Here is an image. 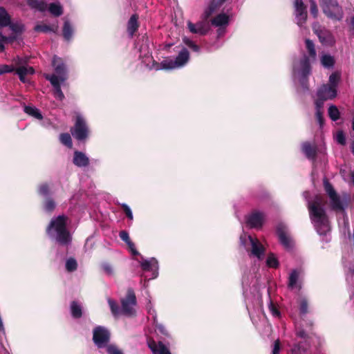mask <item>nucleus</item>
<instances>
[{"mask_svg":"<svg viewBox=\"0 0 354 354\" xmlns=\"http://www.w3.org/2000/svg\"><path fill=\"white\" fill-rule=\"evenodd\" d=\"M136 48H138L140 52V58L142 59V63L149 68L154 69L156 71L161 69L172 70L184 66L189 59V53L188 50L183 48L176 56L175 59H167L161 62L160 64L155 62L149 45L148 39L142 36V43L136 44Z\"/></svg>","mask_w":354,"mask_h":354,"instance_id":"obj_1","label":"nucleus"},{"mask_svg":"<svg viewBox=\"0 0 354 354\" xmlns=\"http://www.w3.org/2000/svg\"><path fill=\"white\" fill-rule=\"evenodd\" d=\"M324 206V200L320 195L315 196L313 201H308L310 220L320 235L326 234L330 230L329 222Z\"/></svg>","mask_w":354,"mask_h":354,"instance_id":"obj_2","label":"nucleus"},{"mask_svg":"<svg viewBox=\"0 0 354 354\" xmlns=\"http://www.w3.org/2000/svg\"><path fill=\"white\" fill-rule=\"evenodd\" d=\"M306 49L308 57L304 55L302 58L295 62L293 64L294 75L297 76L304 88L308 89L306 77L310 74L311 66L310 61L314 62L316 59L317 53L314 43L306 39L305 41Z\"/></svg>","mask_w":354,"mask_h":354,"instance_id":"obj_3","label":"nucleus"},{"mask_svg":"<svg viewBox=\"0 0 354 354\" xmlns=\"http://www.w3.org/2000/svg\"><path fill=\"white\" fill-rule=\"evenodd\" d=\"M68 218L64 215L58 216L51 220L46 232L49 237L63 245H68L71 236L66 227Z\"/></svg>","mask_w":354,"mask_h":354,"instance_id":"obj_4","label":"nucleus"},{"mask_svg":"<svg viewBox=\"0 0 354 354\" xmlns=\"http://www.w3.org/2000/svg\"><path fill=\"white\" fill-rule=\"evenodd\" d=\"M241 243L250 252V256L261 260L265 255V248L256 238L250 235L243 234L240 237Z\"/></svg>","mask_w":354,"mask_h":354,"instance_id":"obj_5","label":"nucleus"},{"mask_svg":"<svg viewBox=\"0 0 354 354\" xmlns=\"http://www.w3.org/2000/svg\"><path fill=\"white\" fill-rule=\"evenodd\" d=\"M324 14L330 20L341 21L344 17L342 6L337 0H319Z\"/></svg>","mask_w":354,"mask_h":354,"instance_id":"obj_6","label":"nucleus"},{"mask_svg":"<svg viewBox=\"0 0 354 354\" xmlns=\"http://www.w3.org/2000/svg\"><path fill=\"white\" fill-rule=\"evenodd\" d=\"M324 185L325 191L330 198L331 208L334 210L344 211L347 205L346 199H342L332 185L326 179L324 180Z\"/></svg>","mask_w":354,"mask_h":354,"instance_id":"obj_7","label":"nucleus"},{"mask_svg":"<svg viewBox=\"0 0 354 354\" xmlns=\"http://www.w3.org/2000/svg\"><path fill=\"white\" fill-rule=\"evenodd\" d=\"M227 24H188V28L192 33L206 35L210 30L212 26L217 28L218 35L221 36L225 31Z\"/></svg>","mask_w":354,"mask_h":354,"instance_id":"obj_8","label":"nucleus"},{"mask_svg":"<svg viewBox=\"0 0 354 354\" xmlns=\"http://www.w3.org/2000/svg\"><path fill=\"white\" fill-rule=\"evenodd\" d=\"M71 132L73 136L77 140H83L88 137V126L83 116L79 113H76L75 123Z\"/></svg>","mask_w":354,"mask_h":354,"instance_id":"obj_9","label":"nucleus"},{"mask_svg":"<svg viewBox=\"0 0 354 354\" xmlns=\"http://www.w3.org/2000/svg\"><path fill=\"white\" fill-rule=\"evenodd\" d=\"M27 62L28 59L26 57H17L13 59V63L16 67V73L24 83L27 81L26 75H32L35 73L34 68L27 65Z\"/></svg>","mask_w":354,"mask_h":354,"instance_id":"obj_10","label":"nucleus"},{"mask_svg":"<svg viewBox=\"0 0 354 354\" xmlns=\"http://www.w3.org/2000/svg\"><path fill=\"white\" fill-rule=\"evenodd\" d=\"M121 313L127 316L135 313L134 307L136 305V297L132 289H129L126 297L121 300Z\"/></svg>","mask_w":354,"mask_h":354,"instance_id":"obj_11","label":"nucleus"},{"mask_svg":"<svg viewBox=\"0 0 354 354\" xmlns=\"http://www.w3.org/2000/svg\"><path fill=\"white\" fill-rule=\"evenodd\" d=\"M15 30L16 31H0V53L3 52L5 49V44L10 43L15 39H18L23 30L22 24L21 25L15 26Z\"/></svg>","mask_w":354,"mask_h":354,"instance_id":"obj_12","label":"nucleus"},{"mask_svg":"<svg viewBox=\"0 0 354 354\" xmlns=\"http://www.w3.org/2000/svg\"><path fill=\"white\" fill-rule=\"evenodd\" d=\"M109 332L103 326H97L93 330V339L98 348L106 347L109 342Z\"/></svg>","mask_w":354,"mask_h":354,"instance_id":"obj_13","label":"nucleus"},{"mask_svg":"<svg viewBox=\"0 0 354 354\" xmlns=\"http://www.w3.org/2000/svg\"><path fill=\"white\" fill-rule=\"evenodd\" d=\"M52 65L55 70V74L58 77L61 82H65L67 80V68L62 58L54 56L52 60Z\"/></svg>","mask_w":354,"mask_h":354,"instance_id":"obj_14","label":"nucleus"},{"mask_svg":"<svg viewBox=\"0 0 354 354\" xmlns=\"http://www.w3.org/2000/svg\"><path fill=\"white\" fill-rule=\"evenodd\" d=\"M277 232L280 243L286 248L291 249L293 246V241L289 235L287 227L283 224H279L277 228Z\"/></svg>","mask_w":354,"mask_h":354,"instance_id":"obj_15","label":"nucleus"},{"mask_svg":"<svg viewBox=\"0 0 354 354\" xmlns=\"http://www.w3.org/2000/svg\"><path fill=\"white\" fill-rule=\"evenodd\" d=\"M140 266L144 271L152 272L151 279L157 277L158 274V262L155 258L143 260L140 262Z\"/></svg>","mask_w":354,"mask_h":354,"instance_id":"obj_16","label":"nucleus"},{"mask_svg":"<svg viewBox=\"0 0 354 354\" xmlns=\"http://www.w3.org/2000/svg\"><path fill=\"white\" fill-rule=\"evenodd\" d=\"M45 77L46 80H49L53 85L55 97L59 100H62L64 98V95L61 89V84L64 82L59 81L56 75L46 74Z\"/></svg>","mask_w":354,"mask_h":354,"instance_id":"obj_17","label":"nucleus"},{"mask_svg":"<svg viewBox=\"0 0 354 354\" xmlns=\"http://www.w3.org/2000/svg\"><path fill=\"white\" fill-rule=\"evenodd\" d=\"M337 89L328 84H323L317 91V97L324 100H332L337 95Z\"/></svg>","mask_w":354,"mask_h":354,"instance_id":"obj_18","label":"nucleus"},{"mask_svg":"<svg viewBox=\"0 0 354 354\" xmlns=\"http://www.w3.org/2000/svg\"><path fill=\"white\" fill-rule=\"evenodd\" d=\"M264 221V215L259 212H254L247 218V223L250 227H261Z\"/></svg>","mask_w":354,"mask_h":354,"instance_id":"obj_19","label":"nucleus"},{"mask_svg":"<svg viewBox=\"0 0 354 354\" xmlns=\"http://www.w3.org/2000/svg\"><path fill=\"white\" fill-rule=\"evenodd\" d=\"M313 30L322 43L328 44L331 41V33L328 30L324 28H322L321 26H319V24H315V26H313Z\"/></svg>","mask_w":354,"mask_h":354,"instance_id":"obj_20","label":"nucleus"},{"mask_svg":"<svg viewBox=\"0 0 354 354\" xmlns=\"http://www.w3.org/2000/svg\"><path fill=\"white\" fill-rule=\"evenodd\" d=\"M301 272L300 270H293L289 275L288 287L291 289L297 288L299 290L301 288Z\"/></svg>","mask_w":354,"mask_h":354,"instance_id":"obj_21","label":"nucleus"},{"mask_svg":"<svg viewBox=\"0 0 354 354\" xmlns=\"http://www.w3.org/2000/svg\"><path fill=\"white\" fill-rule=\"evenodd\" d=\"M319 60L322 66L327 69L333 68L335 64L334 56L325 52L321 53L319 55Z\"/></svg>","mask_w":354,"mask_h":354,"instance_id":"obj_22","label":"nucleus"},{"mask_svg":"<svg viewBox=\"0 0 354 354\" xmlns=\"http://www.w3.org/2000/svg\"><path fill=\"white\" fill-rule=\"evenodd\" d=\"M73 163L77 167H86L89 164V159L86 155L81 151H75L73 156Z\"/></svg>","mask_w":354,"mask_h":354,"instance_id":"obj_23","label":"nucleus"},{"mask_svg":"<svg viewBox=\"0 0 354 354\" xmlns=\"http://www.w3.org/2000/svg\"><path fill=\"white\" fill-rule=\"evenodd\" d=\"M36 31H41L44 32H52L57 33L58 32L57 24H39L35 27Z\"/></svg>","mask_w":354,"mask_h":354,"instance_id":"obj_24","label":"nucleus"},{"mask_svg":"<svg viewBox=\"0 0 354 354\" xmlns=\"http://www.w3.org/2000/svg\"><path fill=\"white\" fill-rule=\"evenodd\" d=\"M327 100L322 99V97H317V99L315 100V108H316V118L317 120L318 123L319 124L320 127H322L324 123V118L322 117V107L324 105V101H326Z\"/></svg>","mask_w":354,"mask_h":354,"instance_id":"obj_25","label":"nucleus"},{"mask_svg":"<svg viewBox=\"0 0 354 354\" xmlns=\"http://www.w3.org/2000/svg\"><path fill=\"white\" fill-rule=\"evenodd\" d=\"M149 346L153 354H171L169 348L162 342H159L158 344L152 342L149 344Z\"/></svg>","mask_w":354,"mask_h":354,"instance_id":"obj_26","label":"nucleus"},{"mask_svg":"<svg viewBox=\"0 0 354 354\" xmlns=\"http://www.w3.org/2000/svg\"><path fill=\"white\" fill-rule=\"evenodd\" d=\"M234 20L232 13L227 12H221L218 14L214 19H211L209 22H230L231 21Z\"/></svg>","mask_w":354,"mask_h":354,"instance_id":"obj_27","label":"nucleus"},{"mask_svg":"<svg viewBox=\"0 0 354 354\" xmlns=\"http://www.w3.org/2000/svg\"><path fill=\"white\" fill-rule=\"evenodd\" d=\"M50 13L55 17H59L63 13V8L59 2L51 3L48 5V8Z\"/></svg>","mask_w":354,"mask_h":354,"instance_id":"obj_28","label":"nucleus"},{"mask_svg":"<svg viewBox=\"0 0 354 354\" xmlns=\"http://www.w3.org/2000/svg\"><path fill=\"white\" fill-rule=\"evenodd\" d=\"M302 151L309 159H313L315 156V147L312 146L309 142H304L302 145Z\"/></svg>","mask_w":354,"mask_h":354,"instance_id":"obj_29","label":"nucleus"},{"mask_svg":"<svg viewBox=\"0 0 354 354\" xmlns=\"http://www.w3.org/2000/svg\"><path fill=\"white\" fill-rule=\"evenodd\" d=\"M119 236L120 238L128 245L133 254H138V252L135 250L134 244L130 240L129 234L126 231H121Z\"/></svg>","mask_w":354,"mask_h":354,"instance_id":"obj_30","label":"nucleus"},{"mask_svg":"<svg viewBox=\"0 0 354 354\" xmlns=\"http://www.w3.org/2000/svg\"><path fill=\"white\" fill-rule=\"evenodd\" d=\"M24 111L29 115H31L38 120L43 118L39 110L35 106H24Z\"/></svg>","mask_w":354,"mask_h":354,"instance_id":"obj_31","label":"nucleus"},{"mask_svg":"<svg viewBox=\"0 0 354 354\" xmlns=\"http://www.w3.org/2000/svg\"><path fill=\"white\" fill-rule=\"evenodd\" d=\"M217 5L214 2H211L209 6L205 9L203 13V18L207 21L216 11Z\"/></svg>","mask_w":354,"mask_h":354,"instance_id":"obj_32","label":"nucleus"},{"mask_svg":"<svg viewBox=\"0 0 354 354\" xmlns=\"http://www.w3.org/2000/svg\"><path fill=\"white\" fill-rule=\"evenodd\" d=\"M71 315L74 318H79L82 316V306L76 301H73L71 304Z\"/></svg>","mask_w":354,"mask_h":354,"instance_id":"obj_33","label":"nucleus"},{"mask_svg":"<svg viewBox=\"0 0 354 354\" xmlns=\"http://www.w3.org/2000/svg\"><path fill=\"white\" fill-rule=\"evenodd\" d=\"M340 80V74L337 72L333 73L328 79V83L327 84L330 86H333L337 89V85Z\"/></svg>","mask_w":354,"mask_h":354,"instance_id":"obj_34","label":"nucleus"},{"mask_svg":"<svg viewBox=\"0 0 354 354\" xmlns=\"http://www.w3.org/2000/svg\"><path fill=\"white\" fill-rule=\"evenodd\" d=\"M73 34V28L71 24H64L63 27V36L66 40H70Z\"/></svg>","mask_w":354,"mask_h":354,"instance_id":"obj_35","label":"nucleus"},{"mask_svg":"<svg viewBox=\"0 0 354 354\" xmlns=\"http://www.w3.org/2000/svg\"><path fill=\"white\" fill-rule=\"evenodd\" d=\"M340 113L335 105H330L328 108V116L333 121L339 118Z\"/></svg>","mask_w":354,"mask_h":354,"instance_id":"obj_36","label":"nucleus"},{"mask_svg":"<svg viewBox=\"0 0 354 354\" xmlns=\"http://www.w3.org/2000/svg\"><path fill=\"white\" fill-rule=\"evenodd\" d=\"M30 6L33 8H35L36 10L41 11V12H44L48 8V4L43 1H38V0L32 1L30 3Z\"/></svg>","mask_w":354,"mask_h":354,"instance_id":"obj_37","label":"nucleus"},{"mask_svg":"<svg viewBox=\"0 0 354 354\" xmlns=\"http://www.w3.org/2000/svg\"><path fill=\"white\" fill-rule=\"evenodd\" d=\"M107 301L111 308V313L115 317L119 315L120 314H122L121 308H120V307L114 300L111 299V298H109Z\"/></svg>","mask_w":354,"mask_h":354,"instance_id":"obj_38","label":"nucleus"},{"mask_svg":"<svg viewBox=\"0 0 354 354\" xmlns=\"http://www.w3.org/2000/svg\"><path fill=\"white\" fill-rule=\"evenodd\" d=\"M295 13L298 21H305L307 17L306 8H295Z\"/></svg>","mask_w":354,"mask_h":354,"instance_id":"obj_39","label":"nucleus"},{"mask_svg":"<svg viewBox=\"0 0 354 354\" xmlns=\"http://www.w3.org/2000/svg\"><path fill=\"white\" fill-rule=\"evenodd\" d=\"M60 142L68 148H71L73 146L71 137L69 133H62L59 136Z\"/></svg>","mask_w":354,"mask_h":354,"instance_id":"obj_40","label":"nucleus"},{"mask_svg":"<svg viewBox=\"0 0 354 354\" xmlns=\"http://www.w3.org/2000/svg\"><path fill=\"white\" fill-rule=\"evenodd\" d=\"M183 43L187 46L189 48H190L193 51L199 53L201 48L199 46L196 44L192 40L189 39L187 37H184L183 39Z\"/></svg>","mask_w":354,"mask_h":354,"instance_id":"obj_41","label":"nucleus"},{"mask_svg":"<svg viewBox=\"0 0 354 354\" xmlns=\"http://www.w3.org/2000/svg\"><path fill=\"white\" fill-rule=\"evenodd\" d=\"M266 264L270 268H276L279 266V261L274 254H270L266 259Z\"/></svg>","mask_w":354,"mask_h":354,"instance_id":"obj_42","label":"nucleus"},{"mask_svg":"<svg viewBox=\"0 0 354 354\" xmlns=\"http://www.w3.org/2000/svg\"><path fill=\"white\" fill-rule=\"evenodd\" d=\"M77 263L75 259L70 258L66 262V269L68 272H73L77 269Z\"/></svg>","mask_w":354,"mask_h":354,"instance_id":"obj_43","label":"nucleus"},{"mask_svg":"<svg viewBox=\"0 0 354 354\" xmlns=\"http://www.w3.org/2000/svg\"><path fill=\"white\" fill-rule=\"evenodd\" d=\"M21 24H0V31H16L15 26Z\"/></svg>","mask_w":354,"mask_h":354,"instance_id":"obj_44","label":"nucleus"},{"mask_svg":"<svg viewBox=\"0 0 354 354\" xmlns=\"http://www.w3.org/2000/svg\"><path fill=\"white\" fill-rule=\"evenodd\" d=\"M15 71H16V67L12 62V64L11 65H2L0 66V75L6 73H10Z\"/></svg>","mask_w":354,"mask_h":354,"instance_id":"obj_45","label":"nucleus"},{"mask_svg":"<svg viewBox=\"0 0 354 354\" xmlns=\"http://www.w3.org/2000/svg\"><path fill=\"white\" fill-rule=\"evenodd\" d=\"M0 22H11L8 13L3 7H0Z\"/></svg>","mask_w":354,"mask_h":354,"instance_id":"obj_46","label":"nucleus"},{"mask_svg":"<svg viewBox=\"0 0 354 354\" xmlns=\"http://www.w3.org/2000/svg\"><path fill=\"white\" fill-rule=\"evenodd\" d=\"M299 312L301 315H306L308 312V302L304 298L299 301Z\"/></svg>","mask_w":354,"mask_h":354,"instance_id":"obj_47","label":"nucleus"},{"mask_svg":"<svg viewBox=\"0 0 354 354\" xmlns=\"http://www.w3.org/2000/svg\"><path fill=\"white\" fill-rule=\"evenodd\" d=\"M55 207V203L51 198H48L44 203V209L46 212H52Z\"/></svg>","mask_w":354,"mask_h":354,"instance_id":"obj_48","label":"nucleus"},{"mask_svg":"<svg viewBox=\"0 0 354 354\" xmlns=\"http://www.w3.org/2000/svg\"><path fill=\"white\" fill-rule=\"evenodd\" d=\"M268 308L271 313V314L276 317H279L280 316V312L277 308V306L273 304L272 301H270Z\"/></svg>","mask_w":354,"mask_h":354,"instance_id":"obj_49","label":"nucleus"},{"mask_svg":"<svg viewBox=\"0 0 354 354\" xmlns=\"http://www.w3.org/2000/svg\"><path fill=\"white\" fill-rule=\"evenodd\" d=\"M310 12L314 18H316L317 17L318 12H319L316 1H310Z\"/></svg>","mask_w":354,"mask_h":354,"instance_id":"obj_50","label":"nucleus"},{"mask_svg":"<svg viewBox=\"0 0 354 354\" xmlns=\"http://www.w3.org/2000/svg\"><path fill=\"white\" fill-rule=\"evenodd\" d=\"M335 140L339 144L342 145H344L346 144V138L343 131H339L337 133L335 136Z\"/></svg>","mask_w":354,"mask_h":354,"instance_id":"obj_51","label":"nucleus"},{"mask_svg":"<svg viewBox=\"0 0 354 354\" xmlns=\"http://www.w3.org/2000/svg\"><path fill=\"white\" fill-rule=\"evenodd\" d=\"M139 24H129L127 27V32L130 37H132L133 34L137 31Z\"/></svg>","mask_w":354,"mask_h":354,"instance_id":"obj_52","label":"nucleus"},{"mask_svg":"<svg viewBox=\"0 0 354 354\" xmlns=\"http://www.w3.org/2000/svg\"><path fill=\"white\" fill-rule=\"evenodd\" d=\"M39 194L46 196L49 194L48 186L46 184H42L39 187Z\"/></svg>","mask_w":354,"mask_h":354,"instance_id":"obj_53","label":"nucleus"},{"mask_svg":"<svg viewBox=\"0 0 354 354\" xmlns=\"http://www.w3.org/2000/svg\"><path fill=\"white\" fill-rule=\"evenodd\" d=\"M102 268L104 270V271L106 272V274H107L108 275H112L113 274V267L111 266V265H110L109 263H104L102 265Z\"/></svg>","mask_w":354,"mask_h":354,"instance_id":"obj_54","label":"nucleus"},{"mask_svg":"<svg viewBox=\"0 0 354 354\" xmlns=\"http://www.w3.org/2000/svg\"><path fill=\"white\" fill-rule=\"evenodd\" d=\"M122 207L127 218L132 221L133 218V213H132L130 207L127 204H124V203L122 205Z\"/></svg>","mask_w":354,"mask_h":354,"instance_id":"obj_55","label":"nucleus"},{"mask_svg":"<svg viewBox=\"0 0 354 354\" xmlns=\"http://www.w3.org/2000/svg\"><path fill=\"white\" fill-rule=\"evenodd\" d=\"M106 351L109 354H122V353L114 345L108 346Z\"/></svg>","mask_w":354,"mask_h":354,"instance_id":"obj_56","label":"nucleus"},{"mask_svg":"<svg viewBox=\"0 0 354 354\" xmlns=\"http://www.w3.org/2000/svg\"><path fill=\"white\" fill-rule=\"evenodd\" d=\"M147 310H148V313L151 315H152L153 318V320L154 322L156 320V311L155 310L152 308V306H151V301H149V303L147 306Z\"/></svg>","mask_w":354,"mask_h":354,"instance_id":"obj_57","label":"nucleus"},{"mask_svg":"<svg viewBox=\"0 0 354 354\" xmlns=\"http://www.w3.org/2000/svg\"><path fill=\"white\" fill-rule=\"evenodd\" d=\"M279 350H280V342H279V340L277 339L274 342V346H273L272 354H279Z\"/></svg>","mask_w":354,"mask_h":354,"instance_id":"obj_58","label":"nucleus"},{"mask_svg":"<svg viewBox=\"0 0 354 354\" xmlns=\"http://www.w3.org/2000/svg\"><path fill=\"white\" fill-rule=\"evenodd\" d=\"M156 328L163 335H167V331L165 328V327L162 325V324H156Z\"/></svg>","mask_w":354,"mask_h":354,"instance_id":"obj_59","label":"nucleus"},{"mask_svg":"<svg viewBox=\"0 0 354 354\" xmlns=\"http://www.w3.org/2000/svg\"><path fill=\"white\" fill-rule=\"evenodd\" d=\"M295 8L305 7L302 0H295Z\"/></svg>","mask_w":354,"mask_h":354,"instance_id":"obj_60","label":"nucleus"},{"mask_svg":"<svg viewBox=\"0 0 354 354\" xmlns=\"http://www.w3.org/2000/svg\"><path fill=\"white\" fill-rule=\"evenodd\" d=\"M138 15L137 14H133L130 17L128 22H138Z\"/></svg>","mask_w":354,"mask_h":354,"instance_id":"obj_61","label":"nucleus"},{"mask_svg":"<svg viewBox=\"0 0 354 354\" xmlns=\"http://www.w3.org/2000/svg\"><path fill=\"white\" fill-rule=\"evenodd\" d=\"M297 335L301 337H306V333L303 330H301L299 332H298Z\"/></svg>","mask_w":354,"mask_h":354,"instance_id":"obj_62","label":"nucleus"},{"mask_svg":"<svg viewBox=\"0 0 354 354\" xmlns=\"http://www.w3.org/2000/svg\"><path fill=\"white\" fill-rule=\"evenodd\" d=\"M351 177H352L353 183L354 184V171L352 172Z\"/></svg>","mask_w":354,"mask_h":354,"instance_id":"obj_63","label":"nucleus"},{"mask_svg":"<svg viewBox=\"0 0 354 354\" xmlns=\"http://www.w3.org/2000/svg\"><path fill=\"white\" fill-rule=\"evenodd\" d=\"M351 148H352V152H353V153L354 154V142H353V144H352V147H351Z\"/></svg>","mask_w":354,"mask_h":354,"instance_id":"obj_64","label":"nucleus"}]
</instances>
